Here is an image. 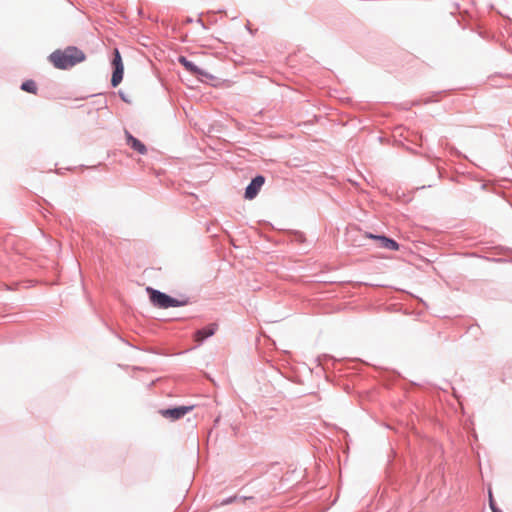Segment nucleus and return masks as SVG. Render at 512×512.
Instances as JSON below:
<instances>
[{
    "mask_svg": "<svg viewBox=\"0 0 512 512\" xmlns=\"http://www.w3.org/2000/svg\"><path fill=\"white\" fill-rule=\"evenodd\" d=\"M85 59L84 52L74 46L67 47L64 50H56L49 56L50 62L57 69H69Z\"/></svg>",
    "mask_w": 512,
    "mask_h": 512,
    "instance_id": "1",
    "label": "nucleus"
},
{
    "mask_svg": "<svg viewBox=\"0 0 512 512\" xmlns=\"http://www.w3.org/2000/svg\"><path fill=\"white\" fill-rule=\"evenodd\" d=\"M146 290L149 293L151 302L159 308L166 309L169 307L184 306L187 304V301H179L151 287H148Z\"/></svg>",
    "mask_w": 512,
    "mask_h": 512,
    "instance_id": "2",
    "label": "nucleus"
},
{
    "mask_svg": "<svg viewBox=\"0 0 512 512\" xmlns=\"http://www.w3.org/2000/svg\"><path fill=\"white\" fill-rule=\"evenodd\" d=\"M264 182L265 178L263 176H256L247 186L245 190V198L248 200L254 199L257 196L258 192L260 191L261 187L263 186Z\"/></svg>",
    "mask_w": 512,
    "mask_h": 512,
    "instance_id": "3",
    "label": "nucleus"
},
{
    "mask_svg": "<svg viewBox=\"0 0 512 512\" xmlns=\"http://www.w3.org/2000/svg\"><path fill=\"white\" fill-rule=\"evenodd\" d=\"M218 329V325L213 323L207 326L206 328L200 329L195 332L194 340L198 343H201L204 339L212 336Z\"/></svg>",
    "mask_w": 512,
    "mask_h": 512,
    "instance_id": "4",
    "label": "nucleus"
},
{
    "mask_svg": "<svg viewBox=\"0 0 512 512\" xmlns=\"http://www.w3.org/2000/svg\"><path fill=\"white\" fill-rule=\"evenodd\" d=\"M367 237L375 239L379 241V246L389 250H398L399 245L393 239L387 238L385 236H376L373 234H367Z\"/></svg>",
    "mask_w": 512,
    "mask_h": 512,
    "instance_id": "5",
    "label": "nucleus"
},
{
    "mask_svg": "<svg viewBox=\"0 0 512 512\" xmlns=\"http://www.w3.org/2000/svg\"><path fill=\"white\" fill-rule=\"evenodd\" d=\"M194 406H179L175 408H170L166 410L160 411L162 416H183L187 413H190L193 410Z\"/></svg>",
    "mask_w": 512,
    "mask_h": 512,
    "instance_id": "6",
    "label": "nucleus"
},
{
    "mask_svg": "<svg viewBox=\"0 0 512 512\" xmlns=\"http://www.w3.org/2000/svg\"><path fill=\"white\" fill-rule=\"evenodd\" d=\"M126 141L127 145L130 146L135 151H137L138 153L145 154L147 152L145 145L128 132H126Z\"/></svg>",
    "mask_w": 512,
    "mask_h": 512,
    "instance_id": "7",
    "label": "nucleus"
},
{
    "mask_svg": "<svg viewBox=\"0 0 512 512\" xmlns=\"http://www.w3.org/2000/svg\"><path fill=\"white\" fill-rule=\"evenodd\" d=\"M179 63H181L184 68L195 75H203V72L191 61L187 60L184 56H180L178 58Z\"/></svg>",
    "mask_w": 512,
    "mask_h": 512,
    "instance_id": "8",
    "label": "nucleus"
},
{
    "mask_svg": "<svg viewBox=\"0 0 512 512\" xmlns=\"http://www.w3.org/2000/svg\"><path fill=\"white\" fill-rule=\"evenodd\" d=\"M123 73H124V67L114 68V72H113L112 78H111V84L113 87H117L120 84V82L122 81V78H123Z\"/></svg>",
    "mask_w": 512,
    "mask_h": 512,
    "instance_id": "9",
    "label": "nucleus"
},
{
    "mask_svg": "<svg viewBox=\"0 0 512 512\" xmlns=\"http://www.w3.org/2000/svg\"><path fill=\"white\" fill-rule=\"evenodd\" d=\"M123 73H124V67L114 68V72H113L112 78H111V84L113 87H117L120 84V82L122 81V78H123Z\"/></svg>",
    "mask_w": 512,
    "mask_h": 512,
    "instance_id": "10",
    "label": "nucleus"
},
{
    "mask_svg": "<svg viewBox=\"0 0 512 512\" xmlns=\"http://www.w3.org/2000/svg\"><path fill=\"white\" fill-rule=\"evenodd\" d=\"M21 89L25 92L36 94L37 93V86L36 83L33 80H27L22 83Z\"/></svg>",
    "mask_w": 512,
    "mask_h": 512,
    "instance_id": "11",
    "label": "nucleus"
},
{
    "mask_svg": "<svg viewBox=\"0 0 512 512\" xmlns=\"http://www.w3.org/2000/svg\"><path fill=\"white\" fill-rule=\"evenodd\" d=\"M112 64H113L114 68L124 67L123 63H122V58H121V55H120L118 49L114 50V58H113Z\"/></svg>",
    "mask_w": 512,
    "mask_h": 512,
    "instance_id": "12",
    "label": "nucleus"
},
{
    "mask_svg": "<svg viewBox=\"0 0 512 512\" xmlns=\"http://www.w3.org/2000/svg\"><path fill=\"white\" fill-rule=\"evenodd\" d=\"M489 503H490V507H491V508H492V507H497V506L495 505V502H494V500H493V498H492V495H491V494H490V496H489Z\"/></svg>",
    "mask_w": 512,
    "mask_h": 512,
    "instance_id": "13",
    "label": "nucleus"
},
{
    "mask_svg": "<svg viewBox=\"0 0 512 512\" xmlns=\"http://www.w3.org/2000/svg\"><path fill=\"white\" fill-rule=\"evenodd\" d=\"M492 512H502L498 507H492Z\"/></svg>",
    "mask_w": 512,
    "mask_h": 512,
    "instance_id": "14",
    "label": "nucleus"
}]
</instances>
